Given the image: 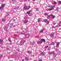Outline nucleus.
<instances>
[{
    "label": "nucleus",
    "mask_w": 61,
    "mask_h": 61,
    "mask_svg": "<svg viewBox=\"0 0 61 61\" xmlns=\"http://www.w3.org/2000/svg\"><path fill=\"white\" fill-rule=\"evenodd\" d=\"M25 42H26V41L25 40H22L20 42V44L21 45H23V44L24 43H25Z\"/></svg>",
    "instance_id": "f257e3e1"
},
{
    "label": "nucleus",
    "mask_w": 61,
    "mask_h": 61,
    "mask_svg": "<svg viewBox=\"0 0 61 61\" xmlns=\"http://www.w3.org/2000/svg\"><path fill=\"white\" fill-rule=\"evenodd\" d=\"M44 22H45L46 23V25H48L49 23V21L47 20V19H45L44 20Z\"/></svg>",
    "instance_id": "f03ea898"
},
{
    "label": "nucleus",
    "mask_w": 61,
    "mask_h": 61,
    "mask_svg": "<svg viewBox=\"0 0 61 61\" xmlns=\"http://www.w3.org/2000/svg\"><path fill=\"white\" fill-rule=\"evenodd\" d=\"M5 4L2 5L0 7V9H4V7L5 6Z\"/></svg>",
    "instance_id": "7ed1b4c3"
},
{
    "label": "nucleus",
    "mask_w": 61,
    "mask_h": 61,
    "mask_svg": "<svg viewBox=\"0 0 61 61\" xmlns=\"http://www.w3.org/2000/svg\"><path fill=\"white\" fill-rule=\"evenodd\" d=\"M49 55H53L55 54V51H52L51 52H50L49 53Z\"/></svg>",
    "instance_id": "20e7f679"
},
{
    "label": "nucleus",
    "mask_w": 61,
    "mask_h": 61,
    "mask_svg": "<svg viewBox=\"0 0 61 61\" xmlns=\"http://www.w3.org/2000/svg\"><path fill=\"white\" fill-rule=\"evenodd\" d=\"M31 10H30L28 12H27V14H28L30 16H31V15H33V14H32L30 15V12H31Z\"/></svg>",
    "instance_id": "39448f33"
},
{
    "label": "nucleus",
    "mask_w": 61,
    "mask_h": 61,
    "mask_svg": "<svg viewBox=\"0 0 61 61\" xmlns=\"http://www.w3.org/2000/svg\"><path fill=\"white\" fill-rule=\"evenodd\" d=\"M59 23L58 24V25L56 26L57 27H59L61 26V21H59Z\"/></svg>",
    "instance_id": "423d86ee"
},
{
    "label": "nucleus",
    "mask_w": 61,
    "mask_h": 61,
    "mask_svg": "<svg viewBox=\"0 0 61 61\" xmlns=\"http://www.w3.org/2000/svg\"><path fill=\"white\" fill-rule=\"evenodd\" d=\"M37 43L38 44H41L43 43V41H37Z\"/></svg>",
    "instance_id": "0eeeda50"
},
{
    "label": "nucleus",
    "mask_w": 61,
    "mask_h": 61,
    "mask_svg": "<svg viewBox=\"0 0 61 61\" xmlns=\"http://www.w3.org/2000/svg\"><path fill=\"white\" fill-rule=\"evenodd\" d=\"M54 33L53 32L51 34L50 36L51 37H54Z\"/></svg>",
    "instance_id": "6e6552de"
},
{
    "label": "nucleus",
    "mask_w": 61,
    "mask_h": 61,
    "mask_svg": "<svg viewBox=\"0 0 61 61\" xmlns=\"http://www.w3.org/2000/svg\"><path fill=\"white\" fill-rule=\"evenodd\" d=\"M25 36L27 38H28L29 37V34H26L25 35Z\"/></svg>",
    "instance_id": "1a4fd4ad"
},
{
    "label": "nucleus",
    "mask_w": 61,
    "mask_h": 61,
    "mask_svg": "<svg viewBox=\"0 0 61 61\" xmlns=\"http://www.w3.org/2000/svg\"><path fill=\"white\" fill-rule=\"evenodd\" d=\"M24 8L25 10H28L27 7L26 6H25L24 7Z\"/></svg>",
    "instance_id": "9d476101"
},
{
    "label": "nucleus",
    "mask_w": 61,
    "mask_h": 61,
    "mask_svg": "<svg viewBox=\"0 0 61 61\" xmlns=\"http://www.w3.org/2000/svg\"><path fill=\"white\" fill-rule=\"evenodd\" d=\"M51 16L52 17V18L53 19H54L55 17L56 16H53V14H51Z\"/></svg>",
    "instance_id": "9b49d317"
},
{
    "label": "nucleus",
    "mask_w": 61,
    "mask_h": 61,
    "mask_svg": "<svg viewBox=\"0 0 61 61\" xmlns=\"http://www.w3.org/2000/svg\"><path fill=\"white\" fill-rule=\"evenodd\" d=\"M44 30H46V29L45 28H44L43 29L41 30L40 31V32H41V33H43V31Z\"/></svg>",
    "instance_id": "f8f14e48"
},
{
    "label": "nucleus",
    "mask_w": 61,
    "mask_h": 61,
    "mask_svg": "<svg viewBox=\"0 0 61 61\" xmlns=\"http://www.w3.org/2000/svg\"><path fill=\"white\" fill-rule=\"evenodd\" d=\"M51 10H52V9H48L47 10V11H51Z\"/></svg>",
    "instance_id": "ddd939ff"
},
{
    "label": "nucleus",
    "mask_w": 61,
    "mask_h": 61,
    "mask_svg": "<svg viewBox=\"0 0 61 61\" xmlns=\"http://www.w3.org/2000/svg\"><path fill=\"white\" fill-rule=\"evenodd\" d=\"M4 30H5L6 32L8 31V30H7V28H6V27H4Z\"/></svg>",
    "instance_id": "4468645a"
},
{
    "label": "nucleus",
    "mask_w": 61,
    "mask_h": 61,
    "mask_svg": "<svg viewBox=\"0 0 61 61\" xmlns=\"http://www.w3.org/2000/svg\"><path fill=\"white\" fill-rule=\"evenodd\" d=\"M41 41H42L43 42H46V41H45V40L44 39H41Z\"/></svg>",
    "instance_id": "2eb2a0df"
},
{
    "label": "nucleus",
    "mask_w": 61,
    "mask_h": 61,
    "mask_svg": "<svg viewBox=\"0 0 61 61\" xmlns=\"http://www.w3.org/2000/svg\"><path fill=\"white\" fill-rule=\"evenodd\" d=\"M45 52H42L41 53V55H45Z\"/></svg>",
    "instance_id": "dca6fc26"
},
{
    "label": "nucleus",
    "mask_w": 61,
    "mask_h": 61,
    "mask_svg": "<svg viewBox=\"0 0 61 61\" xmlns=\"http://www.w3.org/2000/svg\"><path fill=\"white\" fill-rule=\"evenodd\" d=\"M53 55L54 57H56V56H57V54H56V53H54V54H53Z\"/></svg>",
    "instance_id": "f3484780"
},
{
    "label": "nucleus",
    "mask_w": 61,
    "mask_h": 61,
    "mask_svg": "<svg viewBox=\"0 0 61 61\" xmlns=\"http://www.w3.org/2000/svg\"><path fill=\"white\" fill-rule=\"evenodd\" d=\"M3 42V40H0V44H2Z\"/></svg>",
    "instance_id": "a211bd4d"
},
{
    "label": "nucleus",
    "mask_w": 61,
    "mask_h": 61,
    "mask_svg": "<svg viewBox=\"0 0 61 61\" xmlns=\"http://www.w3.org/2000/svg\"><path fill=\"white\" fill-rule=\"evenodd\" d=\"M27 22H28L27 20H25L24 21V23H26Z\"/></svg>",
    "instance_id": "6ab92c4d"
},
{
    "label": "nucleus",
    "mask_w": 61,
    "mask_h": 61,
    "mask_svg": "<svg viewBox=\"0 0 61 61\" xmlns=\"http://www.w3.org/2000/svg\"><path fill=\"white\" fill-rule=\"evenodd\" d=\"M51 16V15H48L47 16V17L48 18H49Z\"/></svg>",
    "instance_id": "aec40b11"
},
{
    "label": "nucleus",
    "mask_w": 61,
    "mask_h": 61,
    "mask_svg": "<svg viewBox=\"0 0 61 61\" xmlns=\"http://www.w3.org/2000/svg\"><path fill=\"white\" fill-rule=\"evenodd\" d=\"M25 59L26 60H27V61L28 60V58H27L26 57H25Z\"/></svg>",
    "instance_id": "412c9836"
},
{
    "label": "nucleus",
    "mask_w": 61,
    "mask_h": 61,
    "mask_svg": "<svg viewBox=\"0 0 61 61\" xmlns=\"http://www.w3.org/2000/svg\"><path fill=\"white\" fill-rule=\"evenodd\" d=\"M41 21V20H40V19H38V22H40Z\"/></svg>",
    "instance_id": "4be33fe9"
},
{
    "label": "nucleus",
    "mask_w": 61,
    "mask_h": 61,
    "mask_svg": "<svg viewBox=\"0 0 61 61\" xmlns=\"http://www.w3.org/2000/svg\"><path fill=\"white\" fill-rule=\"evenodd\" d=\"M50 45H55V43L52 42L51 44H50Z\"/></svg>",
    "instance_id": "5701e85b"
},
{
    "label": "nucleus",
    "mask_w": 61,
    "mask_h": 61,
    "mask_svg": "<svg viewBox=\"0 0 61 61\" xmlns=\"http://www.w3.org/2000/svg\"><path fill=\"white\" fill-rule=\"evenodd\" d=\"M58 5H61V1H59L58 3Z\"/></svg>",
    "instance_id": "b1692460"
},
{
    "label": "nucleus",
    "mask_w": 61,
    "mask_h": 61,
    "mask_svg": "<svg viewBox=\"0 0 61 61\" xmlns=\"http://www.w3.org/2000/svg\"><path fill=\"white\" fill-rule=\"evenodd\" d=\"M55 5H54L53 6H50H50H48L49 7H55Z\"/></svg>",
    "instance_id": "393cba45"
},
{
    "label": "nucleus",
    "mask_w": 61,
    "mask_h": 61,
    "mask_svg": "<svg viewBox=\"0 0 61 61\" xmlns=\"http://www.w3.org/2000/svg\"><path fill=\"white\" fill-rule=\"evenodd\" d=\"M3 57V55H0V59L1 58Z\"/></svg>",
    "instance_id": "a878e982"
},
{
    "label": "nucleus",
    "mask_w": 61,
    "mask_h": 61,
    "mask_svg": "<svg viewBox=\"0 0 61 61\" xmlns=\"http://www.w3.org/2000/svg\"><path fill=\"white\" fill-rule=\"evenodd\" d=\"M28 54H31V53H32V52L31 51H28Z\"/></svg>",
    "instance_id": "bb28decb"
},
{
    "label": "nucleus",
    "mask_w": 61,
    "mask_h": 61,
    "mask_svg": "<svg viewBox=\"0 0 61 61\" xmlns=\"http://www.w3.org/2000/svg\"><path fill=\"white\" fill-rule=\"evenodd\" d=\"M9 41H10V42H11V40L10 39V38H9Z\"/></svg>",
    "instance_id": "cd10ccee"
},
{
    "label": "nucleus",
    "mask_w": 61,
    "mask_h": 61,
    "mask_svg": "<svg viewBox=\"0 0 61 61\" xmlns=\"http://www.w3.org/2000/svg\"><path fill=\"white\" fill-rule=\"evenodd\" d=\"M57 3L56 2H55V3H52V4L53 5H55Z\"/></svg>",
    "instance_id": "c85d7f7f"
},
{
    "label": "nucleus",
    "mask_w": 61,
    "mask_h": 61,
    "mask_svg": "<svg viewBox=\"0 0 61 61\" xmlns=\"http://www.w3.org/2000/svg\"><path fill=\"white\" fill-rule=\"evenodd\" d=\"M30 7H30V6H29L28 7V9H27L28 10V9H30Z\"/></svg>",
    "instance_id": "c756f323"
},
{
    "label": "nucleus",
    "mask_w": 61,
    "mask_h": 61,
    "mask_svg": "<svg viewBox=\"0 0 61 61\" xmlns=\"http://www.w3.org/2000/svg\"><path fill=\"white\" fill-rule=\"evenodd\" d=\"M44 15L46 16L47 15V13H45Z\"/></svg>",
    "instance_id": "7c9ffc66"
},
{
    "label": "nucleus",
    "mask_w": 61,
    "mask_h": 61,
    "mask_svg": "<svg viewBox=\"0 0 61 61\" xmlns=\"http://www.w3.org/2000/svg\"><path fill=\"white\" fill-rule=\"evenodd\" d=\"M25 32H24V31H22V32L21 34H24Z\"/></svg>",
    "instance_id": "2f4dec72"
},
{
    "label": "nucleus",
    "mask_w": 61,
    "mask_h": 61,
    "mask_svg": "<svg viewBox=\"0 0 61 61\" xmlns=\"http://www.w3.org/2000/svg\"><path fill=\"white\" fill-rule=\"evenodd\" d=\"M59 45V43L57 42V45Z\"/></svg>",
    "instance_id": "473e14b6"
},
{
    "label": "nucleus",
    "mask_w": 61,
    "mask_h": 61,
    "mask_svg": "<svg viewBox=\"0 0 61 61\" xmlns=\"http://www.w3.org/2000/svg\"><path fill=\"white\" fill-rule=\"evenodd\" d=\"M5 20V19H2V21H3V22H4V21Z\"/></svg>",
    "instance_id": "72a5a7b5"
},
{
    "label": "nucleus",
    "mask_w": 61,
    "mask_h": 61,
    "mask_svg": "<svg viewBox=\"0 0 61 61\" xmlns=\"http://www.w3.org/2000/svg\"><path fill=\"white\" fill-rule=\"evenodd\" d=\"M53 25H56V23H53Z\"/></svg>",
    "instance_id": "f704fd0d"
},
{
    "label": "nucleus",
    "mask_w": 61,
    "mask_h": 61,
    "mask_svg": "<svg viewBox=\"0 0 61 61\" xmlns=\"http://www.w3.org/2000/svg\"><path fill=\"white\" fill-rule=\"evenodd\" d=\"M30 0H28V1H30ZM27 1V0H24V1L25 2V1Z\"/></svg>",
    "instance_id": "c9c22d12"
},
{
    "label": "nucleus",
    "mask_w": 61,
    "mask_h": 61,
    "mask_svg": "<svg viewBox=\"0 0 61 61\" xmlns=\"http://www.w3.org/2000/svg\"><path fill=\"white\" fill-rule=\"evenodd\" d=\"M48 47V46H46V48H47V47Z\"/></svg>",
    "instance_id": "e433bc0d"
},
{
    "label": "nucleus",
    "mask_w": 61,
    "mask_h": 61,
    "mask_svg": "<svg viewBox=\"0 0 61 61\" xmlns=\"http://www.w3.org/2000/svg\"><path fill=\"white\" fill-rule=\"evenodd\" d=\"M56 46L57 47H58L59 46V45H57Z\"/></svg>",
    "instance_id": "4c0bfd02"
},
{
    "label": "nucleus",
    "mask_w": 61,
    "mask_h": 61,
    "mask_svg": "<svg viewBox=\"0 0 61 61\" xmlns=\"http://www.w3.org/2000/svg\"><path fill=\"white\" fill-rule=\"evenodd\" d=\"M38 61H42V60H39Z\"/></svg>",
    "instance_id": "58836bf2"
},
{
    "label": "nucleus",
    "mask_w": 61,
    "mask_h": 61,
    "mask_svg": "<svg viewBox=\"0 0 61 61\" xmlns=\"http://www.w3.org/2000/svg\"><path fill=\"white\" fill-rule=\"evenodd\" d=\"M48 50H50V49L49 48H48Z\"/></svg>",
    "instance_id": "ea45409f"
},
{
    "label": "nucleus",
    "mask_w": 61,
    "mask_h": 61,
    "mask_svg": "<svg viewBox=\"0 0 61 61\" xmlns=\"http://www.w3.org/2000/svg\"><path fill=\"white\" fill-rule=\"evenodd\" d=\"M12 26L11 25H11L10 26V28H11V27H12Z\"/></svg>",
    "instance_id": "a19ab883"
},
{
    "label": "nucleus",
    "mask_w": 61,
    "mask_h": 61,
    "mask_svg": "<svg viewBox=\"0 0 61 61\" xmlns=\"http://www.w3.org/2000/svg\"><path fill=\"white\" fill-rule=\"evenodd\" d=\"M52 28H54V26H52Z\"/></svg>",
    "instance_id": "79ce46f5"
},
{
    "label": "nucleus",
    "mask_w": 61,
    "mask_h": 61,
    "mask_svg": "<svg viewBox=\"0 0 61 61\" xmlns=\"http://www.w3.org/2000/svg\"><path fill=\"white\" fill-rule=\"evenodd\" d=\"M10 25H13V23H12Z\"/></svg>",
    "instance_id": "37998d69"
},
{
    "label": "nucleus",
    "mask_w": 61,
    "mask_h": 61,
    "mask_svg": "<svg viewBox=\"0 0 61 61\" xmlns=\"http://www.w3.org/2000/svg\"><path fill=\"white\" fill-rule=\"evenodd\" d=\"M22 61H24V60L23 59L22 60Z\"/></svg>",
    "instance_id": "c03bdc74"
},
{
    "label": "nucleus",
    "mask_w": 61,
    "mask_h": 61,
    "mask_svg": "<svg viewBox=\"0 0 61 61\" xmlns=\"http://www.w3.org/2000/svg\"><path fill=\"white\" fill-rule=\"evenodd\" d=\"M36 0H33V1H35Z\"/></svg>",
    "instance_id": "a18cd8bd"
},
{
    "label": "nucleus",
    "mask_w": 61,
    "mask_h": 61,
    "mask_svg": "<svg viewBox=\"0 0 61 61\" xmlns=\"http://www.w3.org/2000/svg\"><path fill=\"white\" fill-rule=\"evenodd\" d=\"M24 19H26V17H25L24 18Z\"/></svg>",
    "instance_id": "49530a36"
},
{
    "label": "nucleus",
    "mask_w": 61,
    "mask_h": 61,
    "mask_svg": "<svg viewBox=\"0 0 61 61\" xmlns=\"http://www.w3.org/2000/svg\"><path fill=\"white\" fill-rule=\"evenodd\" d=\"M13 27H15V25H14L13 26Z\"/></svg>",
    "instance_id": "de8ad7c7"
},
{
    "label": "nucleus",
    "mask_w": 61,
    "mask_h": 61,
    "mask_svg": "<svg viewBox=\"0 0 61 61\" xmlns=\"http://www.w3.org/2000/svg\"><path fill=\"white\" fill-rule=\"evenodd\" d=\"M12 1H14V0H11Z\"/></svg>",
    "instance_id": "09e8293b"
},
{
    "label": "nucleus",
    "mask_w": 61,
    "mask_h": 61,
    "mask_svg": "<svg viewBox=\"0 0 61 61\" xmlns=\"http://www.w3.org/2000/svg\"><path fill=\"white\" fill-rule=\"evenodd\" d=\"M36 9L37 10V8H36Z\"/></svg>",
    "instance_id": "8fccbe9b"
},
{
    "label": "nucleus",
    "mask_w": 61,
    "mask_h": 61,
    "mask_svg": "<svg viewBox=\"0 0 61 61\" xmlns=\"http://www.w3.org/2000/svg\"><path fill=\"white\" fill-rule=\"evenodd\" d=\"M14 38H15V37H14Z\"/></svg>",
    "instance_id": "3c124183"
},
{
    "label": "nucleus",
    "mask_w": 61,
    "mask_h": 61,
    "mask_svg": "<svg viewBox=\"0 0 61 61\" xmlns=\"http://www.w3.org/2000/svg\"><path fill=\"white\" fill-rule=\"evenodd\" d=\"M60 61H61V60H60Z\"/></svg>",
    "instance_id": "603ef678"
},
{
    "label": "nucleus",
    "mask_w": 61,
    "mask_h": 61,
    "mask_svg": "<svg viewBox=\"0 0 61 61\" xmlns=\"http://www.w3.org/2000/svg\"><path fill=\"white\" fill-rule=\"evenodd\" d=\"M7 49H8V48H7Z\"/></svg>",
    "instance_id": "864d4df0"
},
{
    "label": "nucleus",
    "mask_w": 61,
    "mask_h": 61,
    "mask_svg": "<svg viewBox=\"0 0 61 61\" xmlns=\"http://www.w3.org/2000/svg\"><path fill=\"white\" fill-rule=\"evenodd\" d=\"M34 61H35V60Z\"/></svg>",
    "instance_id": "5fc2aeb1"
},
{
    "label": "nucleus",
    "mask_w": 61,
    "mask_h": 61,
    "mask_svg": "<svg viewBox=\"0 0 61 61\" xmlns=\"http://www.w3.org/2000/svg\"><path fill=\"white\" fill-rule=\"evenodd\" d=\"M15 9V8H14V9Z\"/></svg>",
    "instance_id": "6e6d98bb"
}]
</instances>
